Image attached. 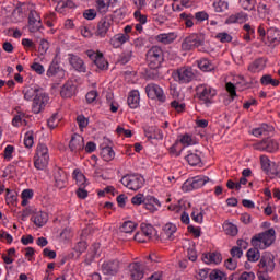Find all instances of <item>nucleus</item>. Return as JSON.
<instances>
[{
    "label": "nucleus",
    "mask_w": 280,
    "mask_h": 280,
    "mask_svg": "<svg viewBox=\"0 0 280 280\" xmlns=\"http://www.w3.org/2000/svg\"><path fill=\"white\" fill-rule=\"evenodd\" d=\"M275 240H277V232L271 228L254 235L252 237V246H254V248H259L260 250H266V248H270V246L275 244Z\"/></svg>",
    "instance_id": "f257e3e1"
},
{
    "label": "nucleus",
    "mask_w": 280,
    "mask_h": 280,
    "mask_svg": "<svg viewBox=\"0 0 280 280\" xmlns=\"http://www.w3.org/2000/svg\"><path fill=\"white\" fill-rule=\"evenodd\" d=\"M172 78L178 84H189L196 80V70L191 67H182L172 72Z\"/></svg>",
    "instance_id": "f03ea898"
},
{
    "label": "nucleus",
    "mask_w": 280,
    "mask_h": 280,
    "mask_svg": "<svg viewBox=\"0 0 280 280\" xmlns=\"http://www.w3.org/2000/svg\"><path fill=\"white\" fill-rule=\"evenodd\" d=\"M120 183L131 191H139L145 185V178L141 174H127L121 177Z\"/></svg>",
    "instance_id": "7ed1b4c3"
},
{
    "label": "nucleus",
    "mask_w": 280,
    "mask_h": 280,
    "mask_svg": "<svg viewBox=\"0 0 280 280\" xmlns=\"http://www.w3.org/2000/svg\"><path fill=\"white\" fill-rule=\"evenodd\" d=\"M47 165H49V149L46 144L39 143L34 156V167L43 171Z\"/></svg>",
    "instance_id": "20e7f679"
},
{
    "label": "nucleus",
    "mask_w": 280,
    "mask_h": 280,
    "mask_svg": "<svg viewBox=\"0 0 280 280\" xmlns=\"http://www.w3.org/2000/svg\"><path fill=\"white\" fill-rule=\"evenodd\" d=\"M164 55L163 49L159 46H152L147 51V62L150 69H159L163 65Z\"/></svg>",
    "instance_id": "39448f33"
},
{
    "label": "nucleus",
    "mask_w": 280,
    "mask_h": 280,
    "mask_svg": "<svg viewBox=\"0 0 280 280\" xmlns=\"http://www.w3.org/2000/svg\"><path fill=\"white\" fill-rule=\"evenodd\" d=\"M197 95L200 102L206 104V106H210L213 104V97L218 95V91L211 88V85H199L197 88Z\"/></svg>",
    "instance_id": "423d86ee"
},
{
    "label": "nucleus",
    "mask_w": 280,
    "mask_h": 280,
    "mask_svg": "<svg viewBox=\"0 0 280 280\" xmlns=\"http://www.w3.org/2000/svg\"><path fill=\"white\" fill-rule=\"evenodd\" d=\"M202 45H205V35L192 33L183 40L182 49L184 51H191V49L202 47Z\"/></svg>",
    "instance_id": "0eeeda50"
},
{
    "label": "nucleus",
    "mask_w": 280,
    "mask_h": 280,
    "mask_svg": "<svg viewBox=\"0 0 280 280\" xmlns=\"http://www.w3.org/2000/svg\"><path fill=\"white\" fill-rule=\"evenodd\" d=\"M49 104V94L45 93V91L37 92V95L33 98L32 112L35 115L43 113L45 110V106Z\"/></svg>",
    "instance_id": "6e6552de"
},
{
    "label": "nucleus",
    "mask_w": 280,
    "mask_h": 280,
    "mask_svg": "<svg viewBox=\"0 0 280 280\" xmlns=\"http://www.w3.org/2000/svg\"><path fill=\"white\" fill-rule=\"evenodd\" d=\"M86 56L101 71H106L108 69V61L104 57V54L100 51L88 50Z\"/></svg>",
    "instance_id": "1a4fd4ad"
},
{
    "label": "nucleus",
    "mask_w": 280,
    "mask_h": 280,
    "mask_svg": "<svg viewBox=\"0 0 280 280\" xmlns=\"http://www.w3.org/2000/svg\"><path fill=\"white\" fill-rule=\"evenodd\" d=\"M145 93L150 100H156L158 102H165L167 97L165 96V92L163 88H160L159 84L149 83L145 86Z\"/></svg>",
    "instance_id": "9d476101"
},
{
    "label": "nucleus",
    "mask_w": 280,
    "mask_h": 280,
    "mask_svg": "<svg viewBox=\"0 0 280 280\" xmlns=\"http://www.w3.org/2000/svg\"><path fill=\"white\" fill-rule=\"evenodd\" d=\"M254 148L259 152H269L272 154L279 150V142L275 139L267 138L256 143Z\"/></svg>",
    "instance_id": "9b49d317"
},
{
    "label": "nucleus",
    "mask_w": 280,
    "mask_h": 280,
    "mask_svg": "<svg viewBox=\"0 0 280 280\" xmlns=\"http://www.w3.org/2000/svg\"><path fill=\"white\" fill-rule=\"evenodd\" d=\"M209 183V177L198 175L192 177L191 179H187L184 183L183 189H186V191H191L194 189H200V187H205Z\"/></svg>",
    "instance_id": "f8f14e48"
},
{
    "label": "nucleus",
    "mask_w": 280,
    "mask_h": 280,
    "mask_svg": "<svg viewBox=\"0 0 280 280\" xmlns=\"http://www.w3.org/2000/svg\"><path fill=\"white\" fill-rule=\"evenodd\" d=\"M120 269L121 262L117 259L107 260L102 264L103 275H108L109 277H115Z\"/></svg>",
    "instance_id": "ddd939ff"
},
{
    "label": "nucleus",
    "mask_w": 280,
    "mask_h": 280,
    "mask_svg": "<svg viewBox=\"0 0 280 280\" xmlns=\"http://www.w3.org/2000/svg\"><path fill=\"white\" fill-rule=\"evenodd\" d=\"M43 27L40 14L36 10H31L28 14V32L35 34Z\"/></svg>",
    "instance_id": "4468645a"
},
{
    "label": "nucleus",
    "mask_w": 280,
    "mask_h": 280,
    "mask_svg": "<svg viewBox=\"0 0 280 280\" xmlns=\"http://www.w3.org/2000/svg\"><path fill=\"white\" fill-rule=\"evenodd\" d=\"M47 78H57V80L65 79V69L60 67V63H58V60L54 59L47 71H46Z\"/></svg>",
    "instance_id": "2eb2a0df"
},
{
    "label": "nucleus",
    "mask_w": 280,
    "mask_h": 280,
    "mask_svg": "<svg viewBox=\"0 0 280 280\" xmlns=\"http://www.w3.org/2000/svg\"><path fill=\"white\" fill-rule=\"evenodd\" d=\"M69 150L74 154L84 150V138L78 133H73L69 142Z\"/></svg>",
    "instance_id": "dca6fc26"
},
{
    "label": "nucleus",
    "mask_w": 280,
    "mask_h": 280,
    "mask_svg": "<svg viewBox=\"0 0 280 280\" xmlns=\"http://www.w3.org/2000/svg\"><path fill=\"white\" fill-rule=\"evenodd\" d=\"M113 19L110 18H103L97 24L96 36L100 38H105L106 34H108V30L113 27Z\"/></svg>",
    "instance_id": "f3484780"
},
{
    "label": "nucleus",
    "mask_w": 280,
    "mask_h": 280,
    "mask_svg": "<svg viewBox=\"0 0 280 280\" xmlns=\"http://www.w3.org/2000/svg\"><path fill=\"white\" fill-rule=\"evenodd\" d=\"M178 228L174 223H166L162 229V237L163 240H170V242H174L176 240V232Z\"/></svg>",
    "instance_id": "a211bd4d"
},
{
    "label": "nucleus",
    "mask_w": 280,
    "mask_h": 280,
    "mask_svg": "<svg viewBox=\"0 0 280 280\" xmlns=\"http://www.w3.org/2000/svg\"><path fill=\"white\" fill-rule=\"evenodd\" d=\"M128 40H130V35L118 33L109 39V45H112L114 49H119V47H121L122 45H126Z\"/></svg>",
    "instance_id": "6ab92c4d"
},
{
    "label": "nucleus",
    "mask_w": 280,
    "mask_h": 280,
    "mask_svg": "<svg viewBox=\"0 0 280 280\" xmlns=\"http://www.w3.org/2000/svg\"><path fill=\"white\" fill-rule=\"evenodd\" d=\"M69 63L71 67L78 71V73H86V63L79 56L71 55L69 58Z\"/></svg>",
    "instance_id": "aec40b11"
},
{
    "label": "nucleus",
    "mask_w": 280,
    "mask_h": 280,
    "mask_svg": "<svg viewBox=\"0 0 280 280\" xmlns=\"http://www.w3.org/2000/svg\"><path fill=\"white\" fill-rule=\"evenodd\" d=\"M259 266L266 272H272L275 270V256L272 254H265L259 261Z\"/></svg>",
    "instance_id": "412c9836"
},
{
    "label": "nucleus",
    "mask_w": 280,
    "mask_h": 280,
    "mask_svg": "<svg viewBox=\"0 0 280 280\" xmlns=\"http://www.w3.org/2000/svg\"><path fill=\"white\" fill-rule=\"evenodd\" d=\"M55 185L58 189L67 187V173L62 168H56L54 173Z\"/></svg>",
    "instance_id": "4be33fe9"
},
{
    "label": "nucleus",
    "mask_w": 280,
    "mask_h": 280,
    "mask_svg": "<svg viewBox=\"0 0 280 280\" xmlns=\"http://www.w3.org/2000/svg\"><path fill=\"white\" fill-rule=\"evenodd\" d=\"M267 40L271 47H277L280 43V31L277 27H269L267 30Z\"/></svg>",
    "instance_id": "5701e85b"
},
{
    "label": "nucleus",
    "mask_w": 280,
    "mask_h": 280,
    "mask_svg": "<svg viewBox=\"0 0 280 280\" xmlns=\"http://www.w3.org/2000/svg\"><path fill=\"white\" fill-rule=\"evenodd\" d=\"M246 21H248V14L244 11H241L230 15L225 23L228 25H233L235 23H246Z\"/></svg>",
    "instance_id": "b1692460"
},
{
    "label": "nucleus",
    "mask_w": 280,
    "mask_h": 280,
    "mask_svg": "<svg viewBox=\"0 0 280 280\" xmlns=\"http://www.w3.org/2000/svg\"><path fill=\"white\" fill-rule=\"evenodd\" d=\"M129 271L132 280H141L143 278V267L139 262H131Z\"/></svg>",
    "instance_id": "393cba45"
},
{
    "label": "nucleus",
    "mask_w": 280,
    "mask_h": 280,
    "mask_svg": "<svg viewBox=\"0 0 280 280\" xmlns=\"http://www.w3.org/2000/svg\"><path fill=\"white\" fill-rule=\"evenodd\" d=\"M144 136L149 141H152V139H163V131L155 126H150L144 128Z\"/></svg>",
    "instance_id": "a878e982"
},
{
    "label": "nucleus",
    "mask_w": 280,
    "mask_h": 280,
    "mask_svg": "<svg viewBox=\"0 0 280 280\" xmlns=\"http://www.w3.org/2000/svg\"><path fill=\"white\" fill-rule=\"evenodd\" d=\"M75 83H73V81H68L62 85L60 95L65 98L73 97V95H75Z\"/></svg>",
    "instance_id": "bb28decb"
},
{
    "label": "nucleus",
    "mask_w": 280,
    "mask_h": 280,
    "mask_svg": "<svg viewBox=\"0 0 280 280\" xmlns=\"http://www.w3.org/2000/svg\"><path fill=\"white\" fill-rule=\"evenodd\" d=\"M141 102V94L138 92V90H132L129 92L127 104L129 108H139V104Z\"/></svg>",
    "instance_id": "cd10ccee"
},
{
    "label": "nucleus",
    "mask_w": 280,
    "mask_h": 280,
    "mask_svg": "<svg viewBox=\"0 0 280 280\" xmlns=\"http://www.w3.org/2000/svg\"><path fill=\"white\" fill-rule=\"evenodd\" d=\"M203 264H221L222 262V255L218 252L202 254L201 257Z\"/></svg>",
    "instance_id": "c85d7f7f"
},
{
    "label": "nucleus",
    "mask_w": 280,
    "mask_h": 280,
    "mask_svg": "<svg viewBox=\"0 0 280 280\" xmlns=\"http://www.w3.org/2000/svg\"><path fill=\"white\" fill-rule=\"evenodd\" d=\"M140 229L147 240V242H150V240H154L156 237V229L152 226L150 223H141Z\"/></svg>",
    "instance_id": "c756f323"
},
{
    "label": "nucleus",
    "mask_w": 280,
    "mask_h": 280,
    "mask_svg": "<svg viewBox=\"0 0 280 280\" xmlns=\"http://www.w3.org/2000/svg\"><path fill=\"white\" fill-rule=\"evenodd\" d=\"M144 206L148 211H159L161 207V201H159L154 196H147L144 199Z\"/></svg>",
    "instance_id": "7c9ffc66"
},
{
    "label": "nucleus",
    "mask_w": 280,
    "mask_h": 280,
    "mask_svg": "<svg viewBox=\"0 0 280 280\" xmlns=\"http://www.w3.org/2000/svg\"><path fill=\"white\" fill-rule=\"evenodd\" d=\"M176 38H177L176 33L171 32V33L159 34L155 37V40H158V43H162V45H172V43H174Z\"/></svg>",
    "instance_id": "2f4dec72"
},
{
    "label": "nucleus",
    "mask_w": 280,
    "mask_h": 280,
    "mask_svg": "<svg viewBox=\"0 0 280 280\" xmlns=\"http://www.w3.org/2000/svg\"><path fill=\"white\" fill-rule=\"evenodd\" d=\"M42 91L43 90H40L38 85L26 86L23 90L24 100H26L27 102H32V100H34V97H36V95H38V93Z\"/></svg>",
    "instance_id": "473e14b6"
},
{
    "label": "nucleus",
    "mask_w": 280,
    "mask_h": 280,
    "mask_svg": "<svg viewBox=\"0 0 280 280\" xmlns=\"http://www.w3.org/2000/svg\"><path fill=\"white\" fill-rule=\"evenodd\" d=\"M47 220H49V217L46 212H36L33 215V222L35 226H38L39 229L47 224Z\"/></svg>",
    "instance_id": "72a5a7b5"
},
{
    "label": "nucleus",
    "mask_w": 280,
    "mask_h": 280,
    "mask_svg": "<svg viewBox=\"0 0 280 280\" xmlns=\"http://www.w3.org/2000/svg\"><path fill=\"white\" fill-rule=\"evenodd\" d=\"M187 163L191 165L192 167L196 165H200L202 162V159L200 158V154H198V151H188V154L185 156Z\"/></svg>",
    "instance_id": "f704fd0d"
},
{
    "label": "nucleus",
    "mask_w": 280,
    "mask_h": 280,
    "mask_svg": "<svg viewBox=\"0 0 280 280\" xmlns=\"http://www.w3.org/2000/svg\"><path fill=\"white\" fill-rule=\"evenodd\" d=\"M243 38L246 40V43H250V40H255V26L250 24H244L243 25Z\"/></svg>",
    "instance_id": "c9c22d12"
},
{
    "label": "nucleus",
    "mask_w": 280,
    "mask_h": 280,
    "mask_svg": "<svg viewBox=\"0 0 280 280\" xmlns=\"http://www.w3.org/2000/svg\"><path fill=\"white\" fill-rule=\"evenodd\" d=\"M72 178L75 180L78 187H86V176L82 174L80 168H75L72 173Z\"/></svg>",
    "instance_id": "e433bc0d"
},
{
    "label": "nucleus",
    "mask_w": 280,
    "mask_h": 280,
    "mask_svg": "<svg viewBox=\"0 0 280 280\" xmlns=\"http://www.w3.org/2000/svg\"><path fill=\"white\" fill-rule=\"evenodd\" d=\"M238 3L243 10L246 12H255V7L257 5V0H238Z\"/></svg>",
    "instance_id": "4c0bfd02"
},
{
    "label": "nucleus",
    "mask_w": 280,
    "mask_h": 280,
    "mask_svg": "<svg viewBox=\"0 0 280 280\" xmlns=\"http://www.w3.org/2000/svg\"><path fill=\"white\" fill-rule=\"evenodd\" d=\"M259 247H254L247 250L246 257L248 261L255 262L259 261L261 254L259 253Z\"/></svg>",
    "instance_id": "58836bf2"
},
{
    "label": "nucleus",
    "mask_w": 280,
    "mask_h": 280,
    "mask_svg": "<svg viewBox=\"0 0 280 280\" xmlns=\"http://www.w3.org/2000/svg\"><path fill=\"white\" fill-rule=\"evenodd\" d=\"M178 141L185 148H189V145H196V140L189 133H185V135L179 136Z\"/></svg>",
    "instance_id": "ea45409f"
},
{
    "label": "nucleus",
    "mask_w": 280,
    "mask_h": 280,
    "mask_svg": "<svg viewBox=\"0 0 280 280\" xmlns=\"http://www.w3.org/2000/svg\"><path fill=\"white\" fill-rule=\"evenodd\" d=\"M200 71L209 72L215 69V66L209 59H201L198 61Z\"/></svg>",
    "instance_id": "a19ab883"
},
{
    "label": "nucleus",
    "mask_w": 280,
    "mask_h": 280,
    "mask_svg": "<svg viewBox=\"0 0 280 280\" xmlns=\"http://www.w3.org/2000/svg\"><path fill=\"white\" fill-rule=\"evenodd\" d=\"M268 132H270V127L268 124H261L259 127L252 130V135L254 137H261L264 135H268Z\"/></svg>",
    "instance_id": "79ce46f5"
},
{
    "label": "nucleus",
    "mask_w": 280,
    "mask_h": 280,
    "mask_svg": "<svg viewBox=\"0 0 280 280\" xmlns=\"http://www.w3.org/2000/svg\"><path fill=\"white\" fill-rule=\"evenodd\" d=\"M264 70V59H256L248 66V71L250 73H259V71Z\"/></svg>",
    "instance_id": "37998d69"
},
{
    "label": "nucleus",
    "mask_w": 280,
    "mask_h": 280,
    "mask_svg": "<svg viewBox=\"0 0 280 280\" xmlns=\"http://www.w3.org/2000/svg\"><path fill=\"white\" fill-rule=\"evenodd\" d=\"M21 198H22V207H27V205H30V200H32V198H34V190L32 189H24L21 194Z\"/></svg>",
    "instance_id": "c03bdc74"
},
{
    "label": "nucleus",
    "mask_w": 280,
    "mask_h": 280,
    "mask_svg": "<svg viewBox=\"0 0 280 280\" xmlns=\"http://www.w3.org/2000/svg\"><path fill=\"white\" fill-rule=\"evenodd\" d=\"M179 19L186 27H191L194 25V14L183 12L179 14Z\"/></svg>",
    "instance_id": "a18cd8bd"
},
{
    "label": "nucleus",
    "mask_w": 280,
    "mask_h": 280,
    "mask_svg": "<svg viewBox=\"0 0 280 280\" xmlns=\"http://www.w3.org/2000/svg\"><path fill=\"white\" fill-rule=\"evenodd\" d=\"M101 156L105 161H113L115 159V151L110 147H105L101 151Z\"/></svg>",
    "instance_id": "49530a36"
},
{
    "label": "nucleus",
    "mask_w": 280,
    "mask_h": 280,
    "mask_svg": "<svg viewBox=\"0 0 280 280\" xmlns=\"http://www.w3.org/2000/svg\"><path fill=\"white\" fill-rule=\"evenodd\" d=\"M5 191H7V195H5L7 205H16V200H18L16 191L10 188H7Z\"/></svg>",
    "instance_id": "de8ad7c7"
},
{
    "label": "nucleus",
    "mask_w": 280,
    "mask_h": 280,
    "mask_svg": "<svg viewBox=\"0 0 280 280\" xmlns=\"http://www.w3.org/2000/svg\"><path fill=\"white\" fill-rule=\"evenodd\" d=\"M8 255L2 254V259L4 261V264L10 265V264H14V259L12 257H14L16 255V248L11 247L8 249Z\"/></svg>",
    "instance_id": "09e8293b"
},
{
    "label": "nucleus",
    "mask_w": 280,
    "mask_h": 280,
    "mask_svg": "<svg viewBox=\"0 0 280 280\" xmlns=\"http://www.w3.org/2000/svg\"><path fill=\"white\" fill-rule=\"evenodd\" d=\"M23 124H26L25 114L18 113L12 119V126H14L15 128H20V126H23Z\"/></svg>",
    "instance_id": "8fccbe9b"
},
{
    "label": "nucleus",
    "mask_w": 280,
    "mask_h": 280,
    "mask_svg": "<svg viewBox=\"0 0 280 280\" xmlns=\"http://www.w3.org/2000/svg\"><path fill=\"white\" fill-rule=\"evenodd\" d=\"M260 165H261V170L265 171L266 174H270V167L272 165V162L270 161V159H268V156L266 155L260 156Z\"/></svg>",
    "instance_id": "3c124183"
},
{
    "label": "nucleus",
    "mask_w": 280,
    "mask_h": 280,
    "mask_svg": "<svg viewBox=\"0 0 280 280\" xmlns=\"http://www.w3.org/2000/svg\"><path fill=\"white\" fill-rule=\"evenodd\" d=\"M137 229V223L132 221H125L120 228L122 233H132Z\"/></svg>",
    "instance_id": "603ef678"
},
{
    "label": "nucleus",
    "mask_w": 280,
    "mask_h": 280,
    "mask_svg": "<svg viewBox=\"0 0 280 280\" xmlns=\"http://www.w3.org/2000/svg\"><path fill=\"white\" fill-rule=\"evenodd\" d=\"M223 231L226 233V235H231L232 237H235V235L237 234V225L233 223H224Z\"/></svg>",
    "instance_id": "864d4df0"
},
{
    "label": "nucleus",
    "mask_w": 280,
    "mask_h": 280,
    "mask_svg": "<svg viewBox=\"0 0 280 280\" xmlns=\"http://www.w3.org/2000/svg\"><path fill=\"white\" fill-rule=\"evenodd\" d=\"M130 60H132V50H125L120 54L118 62H120V65H128Z\"/></svg>",
    "instance_id": "5fc2aeb1"
},
{
    "label": "nucleus",
    "mask_w": 280,
    "mask_h": 280,
    "mask_svg": "<svg viewBox=\"0 0 280 280\" xmlns=\"http://www.w3.org/2000/svg\"><path fill=\"white\" fill-rule=\"evenodd\" d=\"M215 12H226L229 10V2L226 0H219L213 3Z\"/></svg>",
    "instance_id": "6e6d98bb"
},
{
    "label": "nucleus",
    "mask_w": 280,
    "mask_h": 280,
    "mask_svg": "<svg viewBox=\"0 0 280 280\" xmlns=\"http://www.w3.org/2000/svg\"><path fill=\"white\" fill-rule=\"evenodd\" d=\"M14 145L12 144H8L5 148H4V151H3V159L4 161H11L12 159H14Z\"/></svg>",
    "instance_id": "4d7b16f0"
},
{
    "label": "nucleus",
    "mask_w": 280,
    "mask_h": 280,
    "mask_svg": "<svg viewBox=\"0 0 280 280\" xmlns=\"http://www.w3.org/2000/svg\"><path fill=\"white\" fill-rule=\"evenodd\" d=\"M215 38L220 40V43H231V40H233V36L226 32L218 33Z\"/></svg>",
    "instance_id": "13d9d810"
},
{
    "label": "nucleus",
    "mask_w": 280,
    "mask_h": 280,
    "mask_svg": "<svg viewBox=\"0 0 280 280\" xmlns=\"http://www.w3.org/2000/svg\"><path fill=\"white\" fill-rule=\"evenodd\" d=\"M133 16H135L136 21L138 23H140L141 25H145V23H148V15L141 14V10H139V9H137V11H135Z\"/></svg>",
    "instance_id": "bf43d9fd"
},
{
    "label": "nucleus",
    "mask_w": 280,
    "mask_h": 280,
    "mask_svg": "<svg viewBox=\"0 0 280 280\" xmlns=\"http://www.w3.org/2000/svg\"><path fill=\"white\" fill-rule=\"evenodd\" d=\"M96 8L101 14H106L109 5L104 0H96Z\"/></svg>",
    "instance_id": "052dcab7"
},
{
    "label": "nucleus",
    "mask_w": 280,
    "mask_h": 280,
    "mask_svg": "<svg viewBox=\"0 0 280 280\" xmlns=\"http://www.w3.org/2000/svg\"><path fill=\"white\" fill-rule=\"evenodd\" d=\"M32 71H35L37 75H44L45 74V67L40 65L39 62H33L31 65Z\"/></svg>",
    "instance_id": "680f3d73"
},
{
    "label": "nucleus",
    "mask_w": 280,
    "mask_h": 280,
    "mask_svg": "<svg viewBox=\"0 0 280 280\" xmlns=\"http://www.w3.org/2000/svg\"><path fill=\"white\" fill-rule=\"evenodd\" d=\"M131 203L136 207H139V205H145V197L143 194H138L131 198Z\"/></svg>",
    "instance_id": "e2e57ef3"
},
{
    "label": "nucleus",
    "mask_w": 280,
    "mask_h": 280,
    "mask_svg": "<svg viewBox=\"0 0 280 280\" xmlns=\"http://www.w3.org/2000/svg\"><path fill=\"white\" fill-rule=\"evenodd\" d=\"M83 18H85L86 21H94V19L97 18V12L95 9H88L83 12Z\"/></svg>",
    "instance_id": "0e129e2a"
},
{
    "label": "nucleus",
    "mask_w": 280,
    "mask_h": 280,
    "mask_svg": "<svg viewBox=\"0 0 280 280\" xmlns=\"http://www.w3.org/2000/svg\"><path fill=\"white\" fill-rule=\"evenodd\" d=\"M224 266H225L226 270L233 271L237 268V259L229 258L225 260Z\"/></svg>",
    "instance_id": "69168bd1"
},
{
    "label": "nucleus",
    "mask_w": 280,
    "mask_h": 280,
    "mask_svg": "<svg viewBox=\"0 0 280 280\" xmlns=\"http://www.w3.org/2000/svg\"><path fill=\"white\" fill-rule=\"evenodd\" d=\"M185 106L186 105L184 103H179L178 101L171 102V108L176 110V113H184Z\"/></svg>",
    "instance_id": "338daca9"
},
{
    "label": "nucleus",
    "mask_w": 280,
    "mask_h": 280,
    "mask_svg": "<svg viewBox=\"0 0 280 280\" xmlns=\"http://www.w3.org/2000/svg\"><path fill=\"white\" fill-rule=\"evenodd\" d=\"M97 95H100V94L95 90L88 92L85 95V100H86L88 104H93V102H95L97 100Z\"/></svg>",
    "instance_id": "774afa93"
}]
</instances>
